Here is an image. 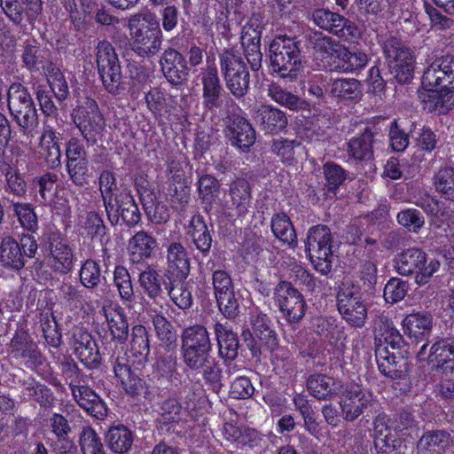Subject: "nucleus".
I'll list each match as a JSON object with an SVG mask.
<instances>
[{"mask_svg":"<svg viewBox=\"0 0 454 454\" xmlns=\"http://www.w3.org/2000/svg\"><path fill=\"white\" fill-rule=\"evenodd\" d=\"M48 82L51 90L55 98L61 101L67 98L69 94V89L66 78L60 69L50 64L47 67Z\"/></svg>","mask_w":454,"mask_h":454,"instance_id":"obj_56","label":"nucleus"},{"mask_svg":"<svg viewBox=\"0 0 454 454\" xmlns=\"http://www.w3.org/2000/svg\"><path fill=\"white\" fill-rule=\"evenodd\" d=\"M165 78L173 85H181L188 79L189 68L185 58L176 50L168 48L160 60Z\"/></svg>","mask_w":454,"mask_h":454,"instance_id":"obj_23","label":"nucleus"},{"mask_svg":"<svg viewBox=\"0 0 454 454\" xmlns=\"http://www.w3.org/2000/svg\"><path fill=\"white\" fill-rule=\"evenodd\" d=\"M3 200L13 207V211L23 228L32 231L36 230L37 217L29 204L15 201L14 199L8 196H4Z\"/></svg>","mask_w":454,"mask_h":454,"instance_id":"obj_52","label":"nucleus"},{"mask_svg":"<svg viewBox=\"0 0 454 454\" xmlns=\"http://www.w3.org/2000/svg\"><path fill=\"white\" fill-rule=\"evenodd\" d=\"M147 24H141L132 33V50L140 57L157 54L162 43V32L154 15L145 16Z\"/></svg>","mask_w":454,"mask_h":454,"instance_id":"obj_15","label":"nucleus"},{"mask_svg":"<svg viewBox=\"0 0 454 454\" xmlns=\"http://www.w3.org/2000/svg\"><path fill=\"white\" fill-rule=\"evenodd\" d=\"M309 19L317 27L345 41L357 39L361 34L354 22L328 9L318 8L313 10L309 13Z\"/></svg>","mask_w":454,"mask_h":454,"instance_id":"obj_14","label":"nucleus"},{"mask_svg":"<svg viewBox=\"0 0 454 454\" xmlns=\"http://www.w3.org/2000/svg\"><path fill=\"white\" fill-rule=\"evenodd\" d=\"M156 370L162 376H170L177 369V356L176 350V345L169 344L166 348L165 352L161 353L157 362L155 363Z\"/></svg>","mask_w":454,"mask_h":454,"instance_id":"obj_61","label":"nucleus"},{"mask_svg":"<svg viewBox=\"0 0 454 454\" xmlns=\"http://www.w3.org/2000/svg\"><path fill=\"white\" fill-rule=\"evenodd\" d=\"M112 364L115 378L128 395H141L150 401H154L160 395L158 387L147 383L131 370L125 355L112 356Z\"/></svg>","mask_w":454,"mask_h":454,"instance_id":"obj_13","label":"nucleus"},{"mask_svg":"<svg viewBox=\"0 0 454 454\" xmlns=\"http://www.w3.org/2000/svg\"><path fill=\"white\" fill-rule=\"evenodd\" d=\"M130 352L137 359V364H142L147 361L150 354V340L147 329L141 325L133 326L130 340Z\"/></svg>","mask_w":454,"mask_h":454,"instance_id":"obj_45","label":"nucleus"},{"mask_svg":"<svg viewBox=\"0 0 454 454\" xmlns=\"http://www.w3.org/2000/svg\"><path fill=\"white\" fill-rule=\"evenodd\" d=\"M427 343H424L417 354L420 361L427 359L432 367L444 372L454 371V337L437 338L427 356Z\"/></svg>","mask_w":454,"mask_h":454,"instance_id":"obj_18","label":"nucleus"},{"mask_svg":"<svg viewBox=\"0 0 454 454\" xmlns=\"http://www.w3.org/2000/svg\"><path fill=\"white\" fill-rule=\"evenodd\" d=\"M156 247V239L145 231H139L129 240V261L134 264L143 263L153 256Z\"/></svg>","mask_w":454,"mask_h":454,"instance_id":"obj_28","label":"nucleus"},{"mask_svg":"<svg viewBox=\"0 0 454 454\" xmlns=\"http://www.w3.org/2000/svg\"><path fill=\"white\" fill-rule=\"evenodd\" d=\"M375 356L379 370L382 374L391 379H401L403 371L398 365L396 355L385 347H376Z\"/></svg>","mask_w":454,"mask_h":454,"instance_id":"obj_46","label":"nucleus"},{"mask_svg":"<svg viewBox=\"0 0 454 454\" xmlns=\"http://www.w3.org/2000/svg\"><path fill=\"white\" fill-rule=\"evenodd\" d=\"M381 47L395 79L400 84L410 83L415 67L413 51L400 38L392 35L382 40Z\"/></svg>","mask_w":454,"mask_h":454,"instance_id":"obj_4","label":"nucleus"},{"mask_svg":"<svg viewBox=\"0 0 454 454\" xmlns=\"http://www.w3.org/2000/svg\"><path fill=\"white\" fill-rule=\"evenodd\" d=\"M96 62L98 74L106 91L118 95L123 90V81L119 58L115 49L108 41H100L97 45Z\"/></svg>","mask_w":454,"mask_h":454,"instance_id":"obj_9","label":"nucleus"},{"mask_svg":"<svg viewBox=\"0 0 454 454\" xmlns=\"http://www.w3.org/2000/svg\"><path fill=\"white\" fill-rule=\"evenodd\" d=\"M40 154L48 168L55 169L61 166V151L56 131L47 127L40 137Z\"/></svg>","mask_w":454,"mask_h":454,"instance_id":"obj_38","label":"nucleus"},{"mask_svg":"<svg viewBox=\"0 0 454 454\" xmlns=\"http://www.w3.org/2000/svg\"><path fill=\"white\" fill-rule=\"evenodd\" d=\"M268 91L269 97L273 101L290 110L295 111L302 108V99L278 84L270 85Z\"/></svg>","mask_w":454,"mask_h":454,"instance_id":"obj_54","label":"nucleus"},{"mask_svg":"<svg viewBox=\"0 0 454 454\" xmlns=\"http://www.w3.org/2000/svg\"><path fill=\"white\" fill-rule=\"evenodd\" d=\"M66 168L72 183L77 186H83L88 183L89 161L88 160H66Z\"/></svg>","mask_w":454,"mask_h":454,"instance_id":"obj_64","label":"nucleus"},{"mask_svg":"<svg viewBox=\"0 0 454 454\" xmlns=\"http://www.w3.org/2000/svg\"><path fill=\"white\" fill-rule=\"evenodd\" d=\"M258 114L262 129L267 133H278L287 125L286 113L272 106H262Z\"/></svg>","mask_w":454,"mask_h":454,"instance_id":"obj_44","label":"nucleus"},{"mask_svg":"<svg viewBox=\"0 0 454 454\" xmlns=\"http://www.w3.org/2000/svg\"><path fill=\"white\" fill-rule=\"evenodd\" d=\"M433 88L432 90H427L428 102L431 104L430 107L434 109H446L448 110L454 102V88L450 84L449 86H439Z\"/></svg>","mask_w":454,"mask_h":454,"instance_id":"obj_58","label":"nucleus"},{"mask_svg":"<svg viewBox=\"0 0 454 454\" xmlns=\"http://www.w3.org/2000/svg\"><path fill=\"white\" fill-rule=\"evenodd\" d=\"M80 447L82 454H106L100 437L90 427H82L80 434Z\"/></svg>","mask_w":454,"mask_h":454,"instance_id":"obj_57","label":"nucleus"},{"mask_svg":"<svg viewBox=\"0 0 454 454\" xmlns=\"http://www.w3.org/2000/svg\"><path fill=\"white\" fill-rule=\"evenodd\" d=\"M114 283L116 286L120 298L123 301H133L135 294L131 277L129 270L122 265H117L114 270Z\"/></svg>","mask_w":454,"mask_h":454,"instance_id":"obj_53","label":"nucleus"},{"mask_svg":"<svg viewBox=\"0 0 454 454\" xmlns=\"http://www.w3.org/2000/svg\"><path fill=\"white\" fill-rule=\"evenodd\" d=\"M376 347H385L392 350L400 348L403 336L385 316H380L374 326Z\"/></svg>","mask_w":454,"mask_h":454,"instance_id":"obj_37","label":"nucleus"},{"mask_svg":"<svg viewBox=\"0 0 454 454\" xmlns=\"http://www.w3.org/2000/svg\"><path fill=\"white\" fill-rule=\"evenodd\" d=\"M341 415L346 421L352 422L360 415L371 416L379 411V403L372 394L361 386L352 384L340 398Z\"/></svg>","mask_w":454,"mask_h":454,"instance_id":"obj_12","label":"nucleus"},{"mask_svg":"<svg viewBox=\"0 0 454 454\" xmlns=\"http://www.w3.org/2000/svg\"><path fill=\"white\" fill-rule=\"evenodd\" d=\"M325 189L328 193H335L348 179V172L340 165L328 161L323 165Z\"/></svg>","mask_w":454,"mask_h":454,"instance_id":"obj_48","label":"nucleus"},{"mask_svg":"<svg viewBox=\"0 0 454 454\" xmlns=\"http://www.w3.org/2000/svg\"><path fill=\"white\" fill-rule=\"evenodd\" d=\"M330 93L340 99L357 100L362 96V85L353 78L336 79L331 84Z\"/></svg>","mask_w":454,"mask_h":454,"instance_id":"obj_47","label":"nucleus"},{"mask_svg":"<svg viewBox=\"0 0 454 454\" xmlns=\"http://www.w3.org/2000/svg\"><path fill=\"white\" fill-rule=\"evenodd\" d=\"M271 231L274 236L284 245L294 248L297 246V236L294 227L286 213L274 214L271 218Z\"/></svg>","mask_w":454,"mask_h":454,"instance_id":"obj_42","label":"nucleus"},{"mask_svg":"<svg viewBox=\"0 0 454 454\" xmlns=\"http://www.w3.org/2000/svg\"><path fill=\"white\" fill-rule=\"evenodd\" d=\"M228 199L224 201V208L235 211L239 217L245 216L251 206V185L245 178H237L229 185Z\"/></svg>","mask_w":454,"mask_h":454,"instance_id":"obj_25","label":"nucleus"},{"mask_svg":"<svg viewBox=\"0 0 454 454\" xmlns=\"http://www.w3.org/2000/svg\"><path fill=\"white\" fill-rule=\"evenodd\" d=\"M6 185L4 187V196L12 195L17 199H22L27 194V183L24 176L18 169L9 167L5 172Z\"/></svg>","mask_w":454,"mask_h":454,"instance_id":"obj_55","label":"nucleus"},{"mask_svg":"<svg viewBox=\"0 0 454 454\" xmlns=\"http://www.w3.org/2000/svg\"><path fill=\"white\" fill-rule=\"evenodd\" d=\"M22 386V393L29 400L35 401L41 405H45L49 403L51 389L45 385L36 382L33 379H29L27 380H24Z\"/></svg>","mask_w":454,"mask_h":454,"instance_id":"obj_62","label":"nucleus"},{"mask_svg":"<svg viewBox=\"0 0 454 454\" xmlns=\"http://www.w3.org/2000/svg\"><path fill=\"white\" fill-rule=\"evenodd\" d=\"M110 223L117 225L121 219L129 228L135 227L141 221V214L131 192L123 189L119 192L117 199L105 207Z\"/></svg>","mask_w":454,"mask_h":454,"instance_id":"obj_16","label":"nucleus"},{"mask_svg":"<svg viewBox=\"0 0 454 454\" xmlns=\"http://www.w3.org/2000/svg\"><path fill=\"white\" fill-rule=\"evenodd\" d=\"M199 194L203 203L211 207L220 192L218 180L210 175H204L199 179Z\"/></svg>","mask_w":454,"mask_h":454,"instance_id":"obj_60","label":"nucleus"},{"mask_svg":"<svg viewBox=\"0 0 454 454\" xmlns=\"http://www.w3.org/2000/svg\"><path fill=\"white\" fill-rule=\"evenodd\" d=\"M333 241L332 232L326 225L318 224L308 231L305 250L315 269L324 275L332 270Z\"/></svg>","mask_w":454,"mask_h":454,"instance_id":"obj_7","label":"nucleus"},{"mask_svg":"<svg viewBox=\"0 0 454 454\" xmlns=\"http://www.w3.org/2000/svg\"><path fill=\"white\" fill-rule=\"evenodd\" d=\"M136 185L147 218L155 224L168 222L170 217L169 209L160 197L154 191L137 182Z\"/></svg>","mask_w":454,"mask_h":454,"instance_id":"obj_26","label":"nucleus"},{"mask_svg":"<svg viewBox=\"0 0 454 454\" xmlns=\"http://www.w3.org/2000/svg\"><path fill=\"white\" fill-rule=\"evenodd\" d=\"M202 82V104L210 113L215 112L222 106V97L225 94L221 84L217 68L207 66L200 73Z\"/></svg>","mask_w":454,"mask_h":454,"instance_id":"obj_21","label":"nucleus"},{"mask_svg":"<svg viewBox=\"0 0 454 454\" xmlns=\"http://www.w3.org/2000/svg\"><path fill=\"white\" fill-rule=\"evenodd\" d=\"M434 180L436 192L446 200L454 202V168H440Z\"/></svg>","mask_w":454,"mask_h":454,"instance_id":"obj_51","label":"nucleus"},{"mask_svg":"<svg viewBox=\"0 0 454 454\" xmlns=\"http://www.w3.org/2000/svg\"><path fill=\"white\" fill-rule=\"evenodd\" d=\"M46 244L51 269L62 275L69 273L73 269L74 253L67 240L59 231H50L46 234Z\"/></svg>","mask_w":454,"mask_h":454,"instance_id":"obj_17","label":"nucleus"},{"mask_svg":"<svg viewBox=\"0 0 454 454\" xmlns=\"http://www.w3.org/2000/svg\"><path fill=\"white\" fill-rule=\"evenodd\" d=\"M83 290L69 282H63L59 287V297L67 307L82 309L84 303Z\"/></svg>","mask_w":454,"mask_h":454,"instance_id":"obj_59","label":"nucleus"},{"mask_svg":"<svg viewBox=\"0 0 454 454\" xmlns=\"http://www.w3.org/2000/svg\"><path fill=\"white\" fill-rule=\"evenodd\" d=\"M452 446V437L445 430L425 432L417 443L418 454H444Z\"/></svg>","mask_w":454,"mask_h":454,"instance_id":"obj_30","label":"nucleus"},{"mask_svg":"<svg viewBox=\"0 0 454 454\" xmlns=\"http://www.w3.org/2000/svg\"><path fill=\"white\" fill-rule=\"evenodd\" d=\"M0 262L4 266L15 270L23 268L26 263L19 242L10 236L4 237L1 241Z\"/></svg>","mask_w":454,"mask_h":454,"instance_id":"obj_43","label":"nucleus"},{"mask_svg":"<svg viewBox=\"0 0 454 454\" xmlns=\"http://www.w3.org/2000/svg\"><path fill=\"white\" fill-rule=\"evenodd\" d=\"M72 118L88 145L102 143L106 133V120L93 99L74 109Z\"/></svg>","mask_w":454,"mask_h":454,"instance_id":"obj_6","label":"nucleus"},{"mask_svg":"<svg viewBox=\"0 0 454 454\" xmlns=\"http://www.w3.org/2000/svg\"><path fill=\"white\" fill-rule=\"evenodd\" d=\"M162 281L160 272L153 267H147L138 276V283L144 294L153 305L159 306L160 309H162V301L165 300Z\"/></svg>","mask_w":454,"mask_h":454,"instance_id":"obj_32","label":"nucleus"},{"mask_svg":"<svg viewBox=\"0 0 454 454\" xmlns=\"http://www.w3.org/2000/svg\"><path fill=\"white\" fill-rule=\"evenodd\" d=\"M421 82L427 90L450 84L454 88V55L436 58L424 71Z\"/></svg>","mask_w":454,"mask_h":454,"instance_id":"obj_19","label":"nucleus"},{"mask_svg":"<svg viewBox=\"0 0 454 454\" xmlns=\"http://www.w3.org/2000/svg\"><path fill=\"white\" fill-rule=\"evenodd\" d=\"M307 388L316 399L329 400L340 394L341 386L332 377L315 373L308 378Z\"/></svg>","mask_w":454,"mask_h":454,"instance_id":"obj_36","label":"nucleus"},{"mask_svg":"<svg viewBox=\"0 0 454 454\" xmlns=\"http://www.w3.org/2000/svg\"><path fill=\"white\" fill-rule=\"evenodd\" d=\"M226 137L232 145L246 151L255 142V131L249 121L239 114H230L224 119Z\"/></svg>","mask_w":454,"mask_h":454,"instance_id":"obj_20","label":"nucleus"},{"mask_svg":"<svg viewBox=\"0 0 454 454\" xmlns=\"http://www.w3.org/2000/svg\"><path fill=\"white\" fill-rule=\"evenodd\" d=\"M198 349H213V344L207 329L200 324L185 327L181 333L182 352Z\"/></svg>","mask_w":454,"mask_h":454,"instance_id":"obj_34","label":"nucleus"},{"mask_svg":"<svg viewBox=\"0 0 454 454\" xmlns=\"http://www.w3.org/2000/svg\"><path fill=\"white\" fill-rule=\"evenodd\" d=\"M381 47L395 79L400 84L410 83L415 67L413 51L400 38L392 35L382 40Z\"/></svg>","mask_w":454,"mask_h":454,"instance_id":"obj_5","label":"nucleus"},{"mask_svg":"<svg viewBox=\"0 0 454 454\" xmlns=\"http://www.w3.org/2000/svg\"><path fill=\"white\" fill-rule=\"evenodd\" d=\"M220 67L225 85L236 98L247 95L250 74L241 55L234 49L224 50L220 55Z\"/></svg>","mask_w":454,"mask_h":454,"instance_id":"obj_8","label":"nucleus"},{"mask_svg":"<svg viewBox=\"0 0 454 454\" xmlns=\"http://www.w3.org/2000/svg\"><path fill=\"white\" fill-rule=\"evenodd\" d=\"M74 399L82 409L98 419H103L107 414L105 402L89 386L80 388Z\"/></svg>","mask_w":454,"mask_h":454,"instance_id":"obj_40","label":"nucleus"},{"mask_svg":"<svg viewBox=\"0 0 454 454\" xmlns=\"http://www.w3.org/2000/svg\"><path fill=\"white\" fill-rule=\"evenodd\" d=\"M167 272L176 280L184 281L190 274V258L180 242H171L167 247Z\"/></svg>","mask_w":454,"mask_h":454,"instance_id":"obj_27","label":"nucleus"},{"mask_svg":"<svg viewBox=\"0 0 454 454\" xmlns=\"http://www.w3.org/2000/svg\"><path fill=\"white\" fill-rule=\"evenodd\" d=\"M273 301L292 328H295L303 319L308 309L302 294L288 281H279L275 286Z\"/></svg>","mask_w":454,"mask_h":454,"instance_id":"obj_11","label":"nucleus"},{"mask_svg":"<svg viewBox=\"0 0 454 454\" xmlns=\"http://www.w3.org/2000/svg\"><path fill=\"white\" fill-rule=\"evenodd\" d=\"M250 325L253 333L262 341L267 350L273 351L278 348L277 334L271 329V321L267 314L258 308L252 309L250 311Z\"/></svg>","mask_w":454,"mask_h":454,"instance_id":"obj_29","label":"nucleus"},{"mask_svg":"<svg viewBox=\"0 0 454 454\" xmlns=\"http://www.w3.org/2000/svg\"><path fill=\"white\" fill-rule=\"evenodd\" d=\"M99 190L105 207H107V205H110L115 199H117L119 192H114L117 190V182L113 172L104 170L100 174Z\"/></svg>","mask_w":454,"mask_h":454,"instance_id":"obj_63","label":"nucleus"},{"mask_svg":"<svg viewBox=\"0 0 454 454\" xmlns=\"http://www.w3.org/2000/svg\"><path fill=\"white\" fill-rule=\"evenodd\" d=\"M188 239L194 247L203 255L207 256L212 247V236L204 217L194 215L190 220L186 232Z\"/></svg>","mask_w":454,"mask_h":454,"instance_id":"obj_31","label":"nucleus"},{"mask_svg":"<svg viewBox=\"0 0 454 454\" xmlns=\"http://www.w3.org/2000/svg\"><path fill=\"white\" fill-rule=\"evenodd\" d=\"M181 283H175L170 281L165 284V288L168 291V295L173 303L180 309H189L193 303L192 291L184 281Z\"/></svg>","mask_w":454,"mask_h":454,"instance_id":"obj_50","label":"nucleus"},{"mask_svg":"<svg viewBox=\"0 0 454 454\" xmlns=\"http://www.w3.org/2000/svg\"><path fill=\"white\" fill-rule=\"evenodd\" d=\"M395 269L403 276H414L415 283L425 286L436 273L441 266L440 262L419 247H411L396 254Z\"/></svg>","mask_w":454,"mask_h":454,"instance_id":"obj_3","label":"nucleus"},{"mask_svg":"<svg viewBox=\"0 0 454 454\" xmlns=\"http://www.w3.org/2000/svg\"><path fill=\"white\" fill-rule=\"evenodd\" d=\"M205 383L214 392L218 394L223 387L224 373L220 361L214 357L208 364L203 365L200 370Z\"/></svg>","mask_w":454,"mask_h":454,"instance_id":"obj_49","label":"nucleus"},{"mask_svg":"<svg viewBox=\"0 0 454 454\" xmlns=\"http://www.w3.org/2000/svg\"><path fill=\"white\" fill-rule=\"evenodd\" d=\"M72 347L76 357L87 368L94 369L101 363V356L92 335L82 329H77L73 333Z\"/></svg>","mask_w":454,"mask_h":454,"instance_id":"obj_22","label":"nucleus"},{"mask_svg":"<svg viewBox=\"0 0 454 454\" xmlns=\"http://www.w3.org/2000/svg\"><path fill=\"white\" fill-rule=\"evenodd\" d=\"M134 442L133 433L123 425L114 426L106 434V442L110 450L116 454H125Z\"/></svg>","mask_w":454,"mask_h":454,"instance_id":"obj_41","label":"nucleus"},{"mask_svg":"<svg viewBox=\"0 0 454 454\" xmlns=\"http://www.w3.org/2000/svg\"><path fill=\"white\" fill-rule=\"evenodd\" d=\"M270 67L273 73L290 81L302 67L301 41L287 35L276 36L269 46Z\"/></svg>","mask_w":454,"mask_h":454,"instance_id":"obj_1","label":"nucleus"},{"mask_svg":"<svg viewBox=\"0 0 454 454\" xmlns=\"http://www.w3.org/2000/svg\"><path fill=\"white\" fill-rule=\"evenodd\" d=\"M379 129L366 127L364 131L348 142V155L356 161H369L373 158V147L379 141Z\"/></svg>","mask_w":454,"mask_h":454,"instance_id":"obj_24","label":"nucleus"},{"mask_svg":"<svg viewBox=\"0 0 454 454\" xmlns=\"http://www.w3.org/2000/svg\"><path fill=\"white\" fill-rule=\"evenodd\" d=\"M388 419L384 413H379L373 420L374 446L382 453L389 454L400 445V441L392 433L387 425Z\"/></svg>","mask_w":454,"mask_h":454,"instance_id":"obj_33","label":"nucleus"},{"mask_svg":"<svg viewBox=\"0 0 454 454\" xmlns=\"http://www.w3.org/2000/svg\"><path fill=\"white\" fill-rule=\"evenodd\" d=\"M403 323L405 334L419 341L430 334L433 317L428 312L411 313L406 316Z\"/></svg>","mask_w":454,"mask_h":454,"instance_id":"obj_39","label":"nucleus"},{"mask_svg":"<svg viewBox=\"0 0 454 454\" xmlns=\"http://www.w3.org/2000/svg\"><path fill=\"white\" fill-rule=\"evenodd\" d=\"M214 333L217 341L218 354L224 360H235L239 354V340L238 335L226 325L216 322Z\"/></svg>","mask_w":454,"mask_h":454,"instance_id":"obj_35","label":"nucleus"},{"mask_svg":"<svg viewBox=\"0 0 454 454\" xmlns=\"http://www.w3.org/2000/svg\"><path fill=\"white\" fill-rule=\"evenodd\" d=\"M7 106L20 131L27 137H33L39 126V120L27 88L20 82L11 84L7 93Z\"/></svg>","mask_w":454,"mask_h":454,"instance_id":"obj_2","label":"nucleus"},{"mask_svg":"<svg viewBox=\"0 0 454 454\" xmlns=\"http://www.w3.org/2000/svg\"><path fill=\"white\" fill-rule=\"evenodd\" d=\"M337 307L342 318L352 327L361 328L367 318V308L360 289L350 281H342L336 294Z\"/></svg>","mask_w":454,"mask_h":454,"instance_id":"obj_10","label":"nucleus"}]
</instances>
